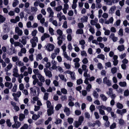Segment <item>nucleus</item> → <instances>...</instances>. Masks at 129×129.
<instances>
[{
    "instance_id": "6",
    "label": "nucleus",
    "mask_w": 129,
    "mask_h": 129,
    "mask_svg": "<svg viewBox=\"0 0 129 129\" xmlns=\"http://www.w3.org/2000/svg\"><path fill=\"white\" fill-rule=\"evenodd\" d=\"M15 31L16 33H17L19 36H21L23 34L22 30L20 29L18 27H16L15 28Z\"/></svg>"
},
{
    "instance_id": "62",
    "label": "nucleus",
    "mask_w": 129,
    "mask_h": 129,
    "mask_svg": "<svg viewBox=\"0 0 129 129\" xmlns=\"http://www.w3.org/2000/svg\"><path fill=\"white\" fill-rule=\"evenodd\" d=\"M67 120L69 124H71L73 123L74 120L72 118H68L67 119Z\"/></svg>"
},
{
    "instance_id": "41",
    "label": "nucleus",
    "mask_w": 129,
    "mask_h": 129,
    "mask_svg": "<svg viewBox=\"0 0 129 129\" xmlns=\"http://www.w3.org/2000/svg\"><path fill=\"white\" fill-rule=\"evenodd\" d=\"M6 20L5 17L0 14V24Z\"/></svg>"
},
{
    "instance_id": "19",
    "label": "nucleus",
    "mask_w": 129,
    "mask_h": 129,
    "mask_svg": "<svg viewBox=\"0 0 129 129\" xmlns=\"http://www.w3.org/2000/svg\"><path fill=\"white\" fill-rule=\"evenodd\" d=\"M58 76L62 81H64L65 82H67V80L66 78H65L64 75L62 74H59L58 75Z\"/></svg>"
},
{
    "instance_id": "18",
    "label": "nucleus",
    "mask_w": 129,
    "mask_h": 129,
    "mask_svg": "<svg viewBox=\"0 0 129 129\" xmlns=\"http://www.w3.org/2000/svg\"><path fill=\"white\" fill-rule=\"evenodd\" d=\"M98 19L97 18H95L94 20H91L90 21V23L91 25H94L95 24L98 23Z\"/></svg>"
},
{
    "instance_id": "8",
    "label": "nucleus",
    "mask_w": 129,
    "mask_h": 129,
    "mask_svg": "<svg viewBox=\"0 0 129 129\" xmlns=\"http://www.w3.org/2000/svg\"><path fill=\"white\" fill-rule=\"evenodd\" d=\"M53 108V106H51L50 108H49V109L47 110V114L48 116H50L54 113Z\"/></svg>"
},
{
    "instance_id": "57",
    "label": "nucleus",
    "mask_w": 129,
    "mask_h": 129,
    "mask_svg": "<svg viewBox=\"0 0 129 129\" xmlns=\"http://www.w3.org/2000/svg\"><path fill=\"white\" fill-rule=\"evenodd\" d=\"M87 84V86L86 87V89L87 91H89L90 89H91L92 87L91 85L90 84Z\"/></svg>"
},
{
    "instance_id": "42",
    "label": "nucleus",
    "mask_w": 129,
    "mask_h": 129,
    "mask_svg": "<svg viewBox=\"0 0 129 129\" xmlns=\"http://www.w3.org/2000/svg\"><path fill=\"white\" fill-rule=\"evenodd\" d=\"M70 75L72 80H74L76 78L75 76V73L74 72H72Z\"/></svg>"
},
{
    "instance_id": "38",
    "label": "nucleus",
    "mask_w": 129,
    "mask_h": 129,
    "mask_svg": "<svg viewBox=\"0 0 129 129\" xmlns=\"http://www.w3.org/2000/svg\"><path fill=\"white\" fill-rule=\"evenodd\" d=\"M109 91L106 92V94L109 96H110L113 93V89L112 88H109Z\"/></svg>"
},
{
    "instance_id": "47",
    "label": "nucleus",
    "mask_w": 129,
    "mask_h": 129,
    "mask_svg": "<svg viewBox=\"0 0 129 129\" xmlns=\"http://www.w3.org/2000/svg\"><path fill=\"white\" fill-rule=\"evenodd\" d=\"M36 58L37 61L41 59L42 58V57L41 54H38L36 56Z\"/></svg>"
},
{
    "instance_id": "40",
    "label": "nucleus",
    "mask_w": 129,
    "mask_h": 129,
    "mask_svg": "<svg viewBox=\"0 0 129 129\" xmlns=\"http://www.w3.org/2000/svg\"><path fill=\"white\" fill-rule=\"evenodd\" d=\"M25 117V115L23 114H20L19 115V119L20 121H22Z\"/></svg>"
},
{
    "instance_id": "34",
    "label": "nucleus",
    "mask_w": 129,
    "mask_h": 129,
    "mask_svg": "<svg viewBox=\"0 0 129 129\" xmlns=\"http://www.w3.org/2000/svg\"><path fill=\"white\" fill-rule=\"evenodd\" d=\"M40 117V115L38 114L36 115V114H34L32 116V119L34 120H36L37 119L39 118Z\"/></svg>"
},
{
    "instance_id": "23",
    "label": "nucleus",
    "mask_w": 129,
    "mask_h": 129,
    "mask_svg": "<svg viewBox=\"0 0 129 129\" xmlns=\"http://www.w3.org/2000/svg\"><path fill=\"white\" fill-rule=\"evenodd\" d=\"M63 37H58L57 38V40H58L57 42L58 44L59 45H60L62 43V40L64 39Z\"/></svg>"
},
{
    "instance_id": "29",
    "label": "nucleus",
    "mask_w": 129,
    "mask_h": 129,
    "mask_svg": "<svg viewBox=\"0 0 129 129\" xmlns=\"http://www.w3.org/2000/svg\"><path fill=\"white\" fill-rule=\"evenodd\" d=\"M33 72L35 75L37 76V77L41 74L40 72L38 69H34Z\"/></svg>"
},
{
    "instance_id": "20",
    "label": "nucleus",
    "mask_w": 129,
    "mask_h": 129,
    "mask_svg": "<svg viewBox=\"0 0 129 129\" xmlns=\"http://www.w3.org/2000/svg\"><path fill=\"white\" fill-rule=\"evenodd\" d=\"M14 44V46L15 47L19 46L21 48H22L23 47V45L20 43L19 42H15Z\"/></svg>"
},
{
    "instance_id": "60",
    "label": "nucleus",
    "mask_w": 129,
    "mask_h": 129,
    "mask_svg": "<svg viewBox=\"0 0 129 129\" xmlns=\"http://www.w3.org/2000/svg\"><path fill=\"white\" fill-rule=\"evenodd\" d=\"M119 123L121 125H123L125 123L124 120L122 119H119Z\"/></svg>"
},
{
    "instance_id": "14",
    "label": "nucleus",
    "mask_w": 129,
    "mask_h": 129,
    "mask_svg": "<svg viewBox=\"0 0 129 129\" xmlns=\"http://www.w3.org/2000/svg\"><path fill=\"white\" fill-rule=\"evenodd\" d=\"M36 87L35 86L33 87H31L30 88V93H31L33 94L34 95H35L36 94Z\"/></svg>"
},
{
    "instance_id": "55",
    "label": "nucleus",
    "mask_w": 129,
    "mask_h": 129,
    "mask_svg": "<svg viewBox=\"0 0 129 129\" xmlns=\"http://www.w3.org/2000/svg\"><path fill=\"white\" fill-rule=\"evenodd\" d=\"M62 105L60 104H58L55 107V108L56 110H58L62 107Z\"/></svg>"
},
{
    "instance_id": "32",
    "label": "nucleus",
    "mask_w": 129,
    "mask_h": 129,
    "mask_svg": "<svg viewBox=\"0 0 129 129\" xmlns=\"http://www.w3.org/2000/svg\"><path fill=\"white\" fill-rule=\"evenodd\" d=\"M10 49L11 51L9 52V54L10 55H12L13 54H16L17 52V50L15 49V48H11Z\"/></svg>"
},
{
    "instance_id": "31",
    "label": "nucleus",
    "mask_w": 129,
    "mask_h": 129,
    "mask_svg": "<svg viewBox=\"0 0 129 129\" xmlns=\"http://www.w3.org/2000/svg\"><path fill=\"white\" fill-rule=\"evenodd\" d=\"M12 60L13 62H16L19 60V58L18 56H13L12 57Z\"/></svg>"
},
{
    "instance_id": "28",
    "label": "nucleus",
    "mask_w": 129,
    "mask_h": 129,
    "mask_svg": "<svg viewBox=\"0 0 129 129\" xmlns=\"http://www.w3.org/2000/svg\"><path fill=\"white\" fill-rule=\"evenodd\" d=\"M89 31L92 34H94L95 33V30L93 27H92V26L90 25L89 24Z\"/></svg>"
},
{
    "instance_id": "44",
    "label": "nucleus",
    "mask_w": 129,
    "mask_h": 129,
    "mask_svg": "<svg viewBox=\"0 0 129 129\" xmlns=\"http://www.w3.org/2000/svg\"><path fill=\"white\" fill-rule=\"evenodd\" d=\"M19 3L18 0H14L12 4V6L13 7H16Z\"/></svg>"
},
{
    "instance_id": "52",
    "label": "nucleus",
    "mask_w": 129,
    "mask_h": 129,
    "mask_svg": "<svg viewBox=\"0 0 129 129\" xmlns=\"http://www.w3.org/2000/svg\"><path fill=\"white\" fill-rule=\"evenodd\" d=\"M20 68V71L21 73H23L24 72L25 70H26L27 69V68L26 66H22Z\"/></svg>"
},
{
    "instance_id": "12",
    "label": "nucleus",
    "mask_w": 129,
    "mask_h": 129,
    "mask_svg": "<svg viewBox=\"0 0 129 129\" xmlns=\"http://www.w3.org/2000/svg\"><path fill=\"white\" fill-rule=\"evenodd\" d=\"M21 39H20L19 40V41L23 45H25L26 44L27 41L26 40V39L25 37L23 36L21 38Z\"/></svg>"
},
{
    "instance_id": "48",
    "label": "nucleus",
    "mask_w": 129,
    "mask_h": 129,
    "mask_svg": "<svg viewBox=\"0 0 129 129\" xmlns=\"http://www.w3.org/2000/svg\"><path fill=\"white\" fill-rule=\"evenodd\" d=\"M119 85L122 87H124L126 85V83L125 82H120L119 83Z\"/></svg>"
},
{
    "instance_id": "15",
    "label": "nucleus",
    "mask_w": 129,
    "mask_h": 129,
    "mask_svg": "<svg viewBox=\"0 0 129 129\" xmlns=\"http://www.w3.org/2000/svg\"><path fill=\"white\" fill-rule=\"evenodd\" d=\"M52 64L51 68L53 70H55L57 68V67L56 66L57 62L54 60H52Z\"/></svg>"
},
{
    "instance_id": "22",
    "label": "nucleus",
    "mask_w": 129,
    "mask_h": 129,
    "mask_svg": "<svg viewBox=\"0 0 129 129\" xmlns=\"http://www.w3.org/2000/svg\"><path fill=\"white\" fill-rule=\"evenodd\" d=\"M88 17L86 16H84L82 18H81L80 20L82 22H86L87 21Z\"/></svg>"
},
{
    "instance_id": "27",
    "label": "nucleus",
    "mask_w": 129,
    "mask_h": 129,
    "mask_svg": "<svg viewBox=\"0 0 129 129\" xmlns=\"http://www.w3.org/2000/svg\"><path fill=\"white\" fill-rule=\"evenodd\" d=\"M21 94V92L20 91H17L16 93H13L12 94V95L13 97L17 96L18 98L19 97Z\"/></svg>"
},
{
    "instance_id": "26",
    "label": "nucleus",
    "mask_w": 129,
    "mask_h": 129,
    "mask_svg": "<svg viewBox=\"0 0 129 129\" xmlns=\"http://www.w3.org/2000/svg\"><path fill=\"white\" fill-rule=\"evenodd\" d=\"M100 96L101 100L104 101L106 102L107 100V97L103 94H100Z\"/></svg>"
},
{
    "instance_id": "61",
    "label": "nucleus",
    "mask_w": 129,
    "mask_h": 129,
    "mask_svg": "<svg viewBox=\"0 0 129 129\" xmlns=\"http://www.w3.org/2000/svg\"><path fill=\"white\" fill-rule=\"evenodd\" d=\"M24 88V85L23 83L20 84L19 86V88L20 90H23Z\"/></svg>"
},
{
    "instance_id": "50",
    "label": "nucleus",
    "mask_w": 129,
    "mask_h": 129,
    "mask_svg": "<svg viewBox=\"0 0 129 129\" xmlns=\"http://www.w3.org/2000/svg\"><path fill=\"white\" fill-rule=\"evenodd\" d=\"M17 88V85L16 84H15L13 87L12 90V91L13 92H15L16 91Z\"/></svg>"
},
{
    "instance_id": "51",
    "label": "nucleus",
    "mask_w": 129,
    "mask_h": 129,
    "mask_svg": "<svg viewBox=\"0 0 129 129\" xmlns=\"http://www.w3.org/2000/svg\"><path fill=\"white\" fill-rule=\"evenodd\" d=\"M52 120V118L51 117H49L48 119L46 120V121L45 122V123H45V124L46 125H48L49 122L51 121Z\"/></svg>"
},
{
    "instance_id": "3",
    "label": "nucleus",
    "mask_w": 129,
    "mask_h": 129,
    "mask_svg": "<svg viewBox=\"0 0 129 129\" xmlns=\"http://www.w3.org/2000/svg\"><path fill=\"white\" fill-rule=\"evenodd\" d=\"M103 82L104 84H106L108 86H111L112 85L111 81L108 79L106 77L103 79Z\"/></svg>"
},
{
    "instance_id": "63",
    "label": "nucleus",
    "mask_w": 129,
    "mask_h": 129,
    "mask_svg": "<svg viewBox=\"0 0 129 129\" xmlns=\"http://www.w3.org/2000/svg\"><path fill=\"white\" fill-rule=\"evenodd\" d=\"M49 31L51 35H54V30L52 28L50 27H49Z\"/></svg>"
},
{
    "instance_id": "46",
    "label": "nucleus",
    "mask_w": 129,
    "mask_h": 129,
    "mask_svg": "<svg viewBox=\"0 0 129 129\" xmlns=\"http://www.w3.org/2000/svg\"><path fill=\"white\" fill-rule=\"evenodd\" d=\"M62 13L60 12V13H58L57 15V17L58 19L60 21H61L62 20Z\"/></svg>"
},
{
    "instance_id": "45",
    "label": "nucleus",
    "mask_w": 129,
    "mask_h": 129,
    "mask_svg": "<svg viewBox=\"0 0 129 129\" xmlns=\"http://www.w3.org/2000/svg\"><path fill=\"white\" fill-rule=\"evenodd\" d=\"M83 33V29H78L76 32L77 34H82Z\"/></svg>"
},
{
    "instance_id": "56",
    "label": "nucleus",
    "mask_w": 129,
    "mask_h": 129,
    "mask_svg": "<svg viewBox=\"0 0 129 129\" xmlns=\"http://www.w3.org/2000/svg\"><path fill=\"white\" fill-rule=\"evenodd\" d=\"M69 50L71 51L73 47L71 44L70 43H68V44L67 46Z\"/></svg>"
},
{
    "instance_id": "36",
    "label": "nucleus",
    "mask_w": 129,
    "mask_h": 129,
    "mask_svg": "<svg viewBox=\"0 0 129 129\" xmlns=\"http://www.w3.org/2000/svg\"><path fill=\"white\" fill-rule=\"evenodd\" d=\"M38 78L40 81L42 82L45 81V79L44 77L41 74L38 77Z\"/></svg>"
},
{
    "instance_id": "5",
    "label": "nucleus",
    "mask_w": 129,
    "mask_h": 129,
    "mask_svg": "<svg viewBox=\"0 0 129 129\" xmlns=\"http://www.w3.org/2000/svg\"><path fill=\"white\" fill-rule=\"evenodd\" d=\"M18 70L17 67L14 68L13 69V76L16 77L18 76Z\"/></svg>"
},
{
    "instance_id": "33",
    "label": "nucleus",
    "mask_w": 129,
    "mask_h": 129,
    "mask_svg": "<svg viewBox=\"0 0 129 129\" xmlns=\"http://www.w3.org/2000/svg\"><path fill=\"white\" fill-rule=\"evenodd\" d=\"M81 124V123L79 121H76L74 122L73 125L76 127L78 128Z\"/></svg>"
},
{
    "instance_id": "21",
    "label": "nucleus",
    "mask_w": 129,
    "mask_h": 129,
    "mask_svg": "<svg viewBox=\"0 0 129 129\" xmlns=\"http://www.w3.org/2000/svg\"><path fill=\"white\" fill-rule=\"evenodd\" d=\"M116 9V7L115 6H112L110 9L109 11V13H110L112 14L113 13L115 10Z\"/></svg>"
},
{
    "instance_id": "1",
    "label": "nucleus",
    "mask_w": 129,
    "mask_h": 129,
    "mask_svg": "<svg viewBox=\"0 0 129 129\" xmlns=\"http://www.w3.org/2000/svg\"><path fill=\"white\" fill-rule=\"evenodd\" d=\"M47 11L49 14V17L51 18L49 19V21L51 22L52 19L51 18L54 17V12L52 8L50 7H48L47 9Z\"/></svg>"
},
{
    "instance_id": "64",
    "label": "nucleus",
    "mask_w": 129,
    "mask_h": 129,
    "mask_svg": "<svg viewBox=\"0 0 129 129\" xmlns=\"http://www.w3.org/2000/svg\"><path fill=\"white\" fill-rule=\"evenodd\" d=\"M64 66L67 69H69L71 67V65L69 63H66L64 62Z\"/></svg>"
},
{
    "instance_id": "17",
    "label": "nucleus",
    "mask_w": 129,
    "mask_h": 129,
    "mask_svg": "<svg viewBox=\"0 0 129 129\" xmlns=\"http://www.w3.org/2000/svg\"><path fill=\"white\" fill-rule=\"evenodd\" d=\"M12 67L13 64L12 63H9L5 69V72H8L11 69Z\"/></svg>"
},
{
    "instance_id": "25",
    "label": "nucleus",
    "mask_w": 129,
    "mask_h": 129,
    "mask_svg": "<svg viewBox=\"0 0 129 129\" xmlns=\"http://www.w3.org/2000/svg\"><path fill=\"white\" fill-rule=\"evenodd\" d=\"M16 66L20 67L23 66L24 65V63L23 62L20 60L19 59L16 62Z\"/></svg>"
},
{
    "instance_id": "11",
    "label": "nucleus",
    "mask_w": 129,
    "mask_h": 129,
    "mask_svg": "<svg viewBox=\"0 0 129 129\" xmlns=\"http://www.w3.org/2000/svg\"><path fill=\"white\" fill-rule=\"evenodd\" d=\"M21 125V123L18 121L15 122L14 124L12 125V127L13 128H17L19 127Z\"/></svg>"
},
{
    "instance_id": "37",
    "label": "nucleus",
    "mask_w": 129,
    "mask_h": 129,
    "mask_svg": "<svg viewBox=\"0 0 129 129\" xmlns=\"http://www.w3.org/2000/svg\"><path fill=\"white\" fill-rule=\"evenodd\" d=\"M117 48L118 50L120 51H122L124 50V46L123 45H121L118 46Z\"/></svg>"
},
{
    "instance_id": "10",
    "label": "nucleus",
    "mask_w": 129,
    "mask_h": 129,
    "mask_svg": "<svg viewBox=\"0 0 129 129\" xmlns=\"http://www.w3.org/2000/svg\"><path fill=\"white\" fill-rule=\"evenodd\" d=\"M4 85L6 87H8L9 89H11L13 87V84L11 82H5Z\"/></svg>"
},
{
    "instance_id": "30",
    "label": "nucleus",
    "mask_w": 129,
    "mask_h": 129,
    "mask_svg": "<svg viewBox=\"0 0 129 129\" xmlns=\"http://www.w3.org/2000/svg\"><path fill=\"white\" fill-rule=\"evenodd\" d=\"M56 33L59 36L58 37H63L62 36V31L60 29H58L56 31Z\"/></svg>"
},
{
    "instance_id": "39",
    "label": "nucleus",
    "mask_w": 129,
    "mask_h": 129,
    "mask_svg": "<svg viewBox=\"0 0 129 129\" xmlns=\"http://www.w3.org/2000/svg\"><path fill=\"white\" fill-rule=\"evenodd\" d=\"M96 58L101 59L103 60H104L105 59V56L104 55L102 54H101L98 55L96 57Z\"/></svg>"
},
{
    "instance_id": "4",
    "label": "nucleus",
    "mask_w": 129,
    "mask_h": 129,
    "mask_svg": "<svg viewBox=\"0 0 129 129\" xmlns=\"http://www.w3.org/2000/svg\"><path fill=\"white\" fill-rule=\"evenodd\" d=\"M44 70L46 76H48L49 78L51 77H52V75L50 71L48 70L47 69V68H44Z\"/></svg>"
},
{
    "instance_id": "54",
    "label": "nucleus",
    "mask_w": 129,
    "mask_h": 129,
    "mask_svg": "<svg viewBox=\"0 0 129 129\" xmlns=\"http://www.w3.org/2000/svg\"><path fill=\"white\" fill-rule=\"evenodd\" d=\"M93 96H94L95 98L97 99L98 98L99 95L97 93V92L95 91H94L93 93Z\"/></svg>"
},
{
    "instance_id": "13",
    "label": "nucleus",
    "mask_w": 129,
    "mask_h": 129,
    "mask_svg": "<svg viewBox=\"0 0 129 129\" xmlns=\"http://www.w3.org/2000/svg\"><path fill=\"white\" fill-rule=\"evenodd\" d=\"M62 55L64 57L67 59L68 60L70 61H71L72 60V58L70 56H68L66 51L63 52Z\"/></svg>"
},
{
    "instance_id": "16",
    "label": "nucleus",
    "mask_w": 129,
    "mask_h": 129,
    "mask_svg": "<svg viewBox=\"0 0 129 129\" xmlns=\"http://www.w3.org/2000/svg\"><path fill=\"white\" fill-rule=\"evenodd\" d=\"M50 35L46 33H44L41 38V40L42 41H43L46 38H49L50 37Z\"/></svg>"
},
{
    "instance_id": "24",
    "label": "nucleus",
    "mask_w": 129,
    "mask_h": 129,
    "mask_svg": "<svg viewBox=\"0 0 129 129\" xmlns=\"http://www.w3.org/2000/svg\"><path fill=\"white\" fill-rule=\"evenodd\" d=\"M105 2L106 3V4L108 5L111 6L113 3V0H104Z\"/></svg>"
},
{
    "instance_id": "53",
    "label": "nucleus",
    "mask_w": 129,
    "mask_h": 129,
    "mask_svg": "<svg viewBox=\"0 0 129 129\" xmlns=\"http://www.w3.org/2000/svg\"><path fill=\"white\" fill-rule=\"evenodd\" d=\"M48 93L47 92H45L43 97V99L44 100H48Z\"/></svg>"
},
{
    "instance_id": "7",
    "label": "nucleus",
    "mask_w": 129,
    "mask_h": 129,
    "mask_svg": "<svg viewBox=\"0 0 129 129\" xmlns=\"http://www.w3.org/2000/svg\"><path fill=\"white\" fill-rule=\"evenodd\" d=\"M69 5L68 4H64L63 5V8L62 9L63 12L64 14H66L67 13V10L69 8Z\"/></svg>"
},
{
    "instance_id": "9",
    "label": "nucleus",
    "mask_w": 129,
    "mask_h": 129,
    "mask_svg": "<svg viewBox=\"0 0 129 129\" xmlns=\"http://www.w3.org/2000/svg\"><path fill=\"white\" fill-rule=\"evenodd\" d=\"M63 111L66 113V115L68 116L71 114V112L70 109L67 107H64Z\"/></svg>"
},
{
    "instance_id": "35",
    "label": "nucleus",
    "mask_w": 129,
    "mask_h": 129,
    "mask_svg": "<svg viewBox=\"0 0 129 129\" xmlns=\"http://www.w3.org/2000/svg\"><path fill=\"white\" fill-rule=\"evenodd\" d=\"M116 106L117 108L119 109H121L123 108V105L119 102L117 103Z\"/></svg>"
},
{
    "instance_id": "59",
    "label": "nucleus",
    "mask_w": 129,
    "mask_h": 129,
    "mask_svg": "<svg viewBox=\"0 0 129 129\" xmlns=\"http://www.w3.org/2000/svg\"><path fill=\"white\" fill-rule=\"evenodd\" d=\"M82 68L83 70L84 71H88V69H87V66L85 64H83L82 66Z\"/></svg>"
},
{
    "instance_id": "2",
    "label": "nucleus",
    "mask_w": 129,
    "mask_h": 129,
    "mask_svg": "<svg viewBox=\"0 0 129 129\" xmlns=\"http://www.w3.org/2000/svg\"><path fill=\"white\" fill-rule=\"evenodd\" d=\"M46 49L48 51H52L55 48L53 44L49 43L45 46Z\"/></svg>"
},
{
    "instance_id": "58",
    "label": "nucleus",
    "mask_w": 129,
    "mask_h": 129,
    "mask_svg": "<svg viewBox=\"0 0 129 129\" xmlns=\"http://www.w3.org/2000/svg\"><path fill=\"white\" fill-rule=\"evenodd\" d=\"M81 55L82 56H84L85 57H86L87 56V53L84 50L81 51Z\"/></svg>"
},
{
    "instance_id": "43",
    "label": "nucleus",
    "mask_w": 129,
    "mask_h": 129,
    "mask_svg": "<svg viewBox=\"0 0 129 129\" xmlns=\"http://www.w3.org/2000/svg\"><path fill=\"white\" fill-rule=\"evenodd\" d=\"M62 9V7L61 6H59L57 7L54 8V9L56 11L59 12Z\"/></svg>"
},
{
    "instance_id": "49",
    "label": "nucleus",
    "mask_w": 129,
    "mask_h": 129,
    "mask_svg": "<svg viewBox=\"0 0 129 129\" xmlns=\"http://www.w3.org/2000/svg\"><path fill=\"white\" fill-rule=\"evenodd\" d=\"M39 31L41 33H43L44 32V28L42 26H40L38 27Z\"/></svg>"
}]
</instances>
